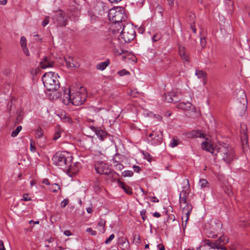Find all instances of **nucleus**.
<instances>
[{"instance_id":"f03ea898","label":"nucleus","mask_w":250,"mask_h":250,"mask_svg":"<svg viewBox=\"0 0 250 250\" xmlns=\"http://www.w3.org/2000/svg\"><path fill=\"white\" fill-rule=\"evenodd\" d=\"M73 157L67 151L57 152L52 157L54 163L62 169L71 170Z\"/></svg>"},{"instance_id":"9b49d317","label":"nucleus","mask_w":250,"mask_h":250,"mask_svg":"<svg viewBox=\"0 0 250 250\" xmlns=\"http://www.w3.org/2000/svg\"><path fill=\"white\" fill-rule=\"evenodd\" d=\"M147 139L151 145L154 146L159 145L162 142L163 134L161 132L158 133L156 132L152 131V132L148 135Z\"/></svg>"},{"instance_id":"3c124183","label":"nucleus","mask_w":250,"mask_h":250,"mask_svg":"<svg viewBox=\"0 0 250 250\" xmlns=\"http://www.w3.org/2000/svg\"><path fill=\"white\" fill-rule=\"evenodd\" d=\"M146 211L145 210H142L140 211V214L142 216V219L145 221V219L146 218Z\"/></svg>"},{"instance_id":"2f4dec72","label":"nucleus","mask_w":250,"mask_h":250,"mask_svg":"<svg viewBox=\"0 0 250 250\" xmlns=\"http://www.w3.org/2000/svg\"><path fill=\"white\" fill-rule=\"evenodd\" d=\"M106 221L102 219H101L100 221L98 222V226L102 227H103L102 230L101 231L104 233V232L105 229L104 228L105 225Z\"/></svg>"},{"instance_id":"ea45409f","label":"nucleus","mask_w":250,"mask_h":250,"mask_svg":"<svg viewBox=\"0 0 250 250\" xmlns=\"http://www.w3.org/2000/svg\"><path fill=\"white\" fill-rule=\"evenodd\" d=\"M69 200L68 199H64L61 203V207L62 208H65L68 204Z\"/></svg>"},{"instance_id":"423d86ee","label":"nucleus","mask_w":250,"mask_h":250,"mask_svg":"<svg viewBox=\"0 0 250 250\" xmlns=\"http://www.w3.org/2000/svg\"><path fill=\"white\" fill-rule=\"evenodd\" d=\"M135 37V29L132 25L127 24L123 26L119 39L121 40V38L125 42H130Z\"/></svg>"},{"instance_id":"412c9836","label":"nucleus","mask_w":250,"mask_h":250,"mask_svg":"<svg viewBox=\"0 0 250 250\" xmlns=\"http://www.w3.org/2000/svg\"><path fill=\"white\" fill-rule=\"evenodd\" d=\"M187 194V191L185 190H183L180 194L179 202L181 207H182L183 204H186Z\"/></svg>"},{"instance_id":"39448f33","label":"nucleus","mask_w":250,"mask_h":250,"mask_svg":"<svg viewBox=\"0 0 250 250\" xmlns=\"http://www.w3.org/2000/svg\"><path fill=\"white\" fill-rule=\"evenodd\" d=\"M109 20L114 22H118V25H120V22L125 21L126 16L125 14L124 10L121 7L111 8L108 14Z\"/></svg>"},{"instance_id":"9d476101","label":"nucleus","mask_w":250,"mask_h":250,"mask_svg":"<svg viewBox=\"0 0 250 250\" xmlns=\"http://www.w3.org/2000/svg\"><path fill=\"white\" fill-rule=\"evenodd\" d=\"M182 208V227L185 229L188 221L189 219V215L192 209V206L190 204L187 203Z\"/></svg>"},{"instance_id":"13d9d810","label":"nucleus","mask_w":250,"mask_h":250,"mask_svg":"<svg viewBox=\"0 0 250 250\" xmlns=\"http://www.w3.org/2000/svg\"><path fill=\"white\" fill-rule=\"evenodd\" d=\"M0 250H6L4 246L3 242L2 240H0Z\"/></svg>"},{"instance_id":"f3484780","label":"nucleus","mask_w":250,"mask_h":250,"mask_svg":"<svg viewBox=\"0 0 250 250\" xmlns=\"http://www.w3.org/2000/svg\"><path fill=\"white\" fill-rule=\"evenodd\" d=\"M195 75L199 78V79H203V82L204 84H206L207 83V74L202 71L198 69L195 70Z\"/></svg>"},{"instance_id":"c756f323","label":"nucleus","mask_w":250,"mask_h":250,"mask_svg":"<svg viewBox=\"0 0 250 250\" xmlns=\"http://www.w3.org/2000/svg\"><path fill=\"white\" fill-rule=\"evenodd\" d=\"M36 137L40 138L42 137L43 134V131L41 127H38L35 131Z\"/></svg>"},{"instance_id":"603ef678","label":"nucleus","mask_w":250,"mask_h":250,"mask_svg":"<svg viewBox=\"0 0 250 250\" xmlns=\"http://www.w3.org/2000/svg\"><path fill=\"white\" fill-rule=\"evenodd\" d=\"M189 18L190 19V21H191V23H193V22L195 23L194 20V19L195 18V16L194 14H193V13H190L189 15Z\"/></svg>"},{"instance_id":"09e8293b","label":"nucleus","mask_w":250,"mask_h":250,"mask_svg":"<svg viewBox=\"0 0 250 250\" xmlns=\"http://www.w3.org/2000/svg\"><path fill=\"white\" fill-rule=\"evenodd\" d=\"M133 168L134 171L137 173H139L141 170V168L140 167H139L138 166H136V165H134L133 167Z\"/></svg>"},{"instance_id":"c9c22d12","label":"nucleus","mask_w":250,"mask_h":250,"mask_svg":"<svg viewBox=\"0 0 250 250\" xmlns=\"http://www.w3.org/2000/svg\"><path fill=\"white\" fill-rule=\"evenodd\" d=\"M50 20V17L49 16H46L44 20L42 22V25L43 27L45 26L46 25H47L49 22Z\"/></svg>"},{"instance_id":"c03bdc74","label":"nucleus","mask_w":250,"mask_h":250,"mask_svg":"<svg viewBox=\"0 0 250 250\" xmlns=\"http://www.w3.org/2000/svg\"><path fill=\"white\" fill-rule=\"evenodd\" d=\"M161 36L159 34H155L152 37V41L153 42H156L159 41L161 39Z\"/></svg>"},{"instance_id":"de8ad7c7","label":"nucleus","mask_w":250,"mask_h":250,"mask_svg":"<svg viewBox=\"0 0 250 250\" xmlns=\"http://www.w3.org/2000/svg\"><path fill=\"white\" fill-rule=\"evenodd\" d=\"M115 28L117 29V30H120V29L122 28V27H123L124 25L122 23V22H120V25H118V22L114 23Z\"/></svg>"},{"instance_id":"473e14b6","label":"nucleus","mask_w":250,"mask_h":250,"mask_svg":"<svg viewBox=\"0 0 250 250\" xmlns=\"http://www.w3.org/2000/svg\"><path fill=\"white\" fill-rule=\"evenodd\" d=\"M133 175V172L131 170H125L122 173V176L125 177H131Z\"/></svg>"},{"instance_id":"a19ab883","label":"nucleus","mask_w":250,"mask_h":250,"mask_svg":"<svg viewBox=\"0 0 250 250\" xmlns=\"http://www.w3.org/2000/svg\"><path fill=\"white\" fill-rule=\"evenodd\" d=\"M172 103H177L180 101V98L178 97V94L174 92V95L172 97Z\"/></svg>"},{"instance_id":"20e7f679","label":"nucleus","mask_w":250,"mask_h":250,"mask_svg":"<svg viewBox=\"0 0 250 250\" xmlns=\"http://www.w3.org/2000/svg\"><path fill=\"white\" fill-rule=\"evenodd\" d=\"M64 99L63 101L64 103L67 101L66 104L71 102L73 105L78 106L83 104L86 101V94L85 93L76 92L73 94H70V91L68 92L66 90H63Z\"/></svg>"},{"instance_id":"69168bd1","label":"nucleus","mask_w":250,"mask_h":250,"mask_svg":"<svg viewBox=\"0 0 250 250\" xmlns=\"http://www.w3.org/2000/svg\"><path fill=\"white\" fill-rule=\"evenodd\" d=\"M208 247H210L209 250H219V249H220L219 247H211V246H208Z\"/></svg>"},{"instance_id":"f704fd0d","label":"nucleus","mask_w":250,"mask_h":250,"mask_svg":"<svg viewBox=\"0 0 250 250\" xmlns=\"http://www.w3.org/2000/svg\"><path fill=\"white\" fill-rule=\"evenodd\" d=\"M61 131L60 130V129H58L54 134L53 140H57L61 137Z\"/></svg>"},{"instance_id":"f257e3e1","label":"nucleus","mask_w":250,"mask_h":250,"mask_svg":"<svg viewBox=\"0 0 250 250\" xmlns=\"http://www.w3.org/2000/svg\"><path fill=\"white\" fill-rule=\"evenodd\" d=\"M201 146L203 149L218 156L227 164L235 159L234 149L227 144H218L214 146L210 141H205L201 144Z\"/></svg>"},{"instance_id":"bb28decb","label":"nucleus","mask_w":250,"mask_h":250,"mask_svg":"<svg viewBox=\"0 0 250 250\" xmlns=\"http://www.w3.org/2000/svg\"><path fill=\"white\" fill-rule=\"evenodd\" d=\"M113 163L117 170L121 171L124 167V166L116 160H114Z\"/></svg>"},{"instance_id":"79ce46f5","label":"nucleus","mask_w":250,"mask_h":250,"mask_svg":"<svg viewBox=\"0 0 250 250\" xmlns=\"http://www.w3.org/2000/svg\"><path fill=\"white\" fill-rule=\"evenodd\" d=\"M118 73L120 76H122L125 75L129 74V72L126 71L125 69H123L122 70L119 71Z\"/></svg>"},{"instance_id":"5fc2aeb1","label":"nucleus","mask_w":250,"mask_h":250,"mask_svg":"<svg viewBox=\"0 0 250 250\" xmlns=\"http://www.w3.org/2000/svg\"><path fill=\"white\" fill-rule=\"evenodd\" d=\"M63 120L64 122H68V123H71L72 122V119L71 118H70L69 117H67V116H65L63 118Z\"/></svg>"},{"instance_id":"dca6fc26","label":"nucleus","mask_w":250,"mask_h":250,"mask_svg":"<svg viewBox=\"0 0 250 250\" xmlns=\"http://www.w3.org/2000/svg\"><path fill=\"white\" fill-rule=\"evenodd\" d=\"M91 129L95 132L96 134L101 140L103 141L106 138L107 134L105 131L97 129L94 126L91 127Z\"/></svg>"},{"instance_id":"4468645a","label":"nucleus","mask_w":250,"mask_h":250,"mask_svg":"<svg viewBox=\"0 0 250 250\" xmlns=\"http://www.w3.org/2000/svg\"><path fill=\"white\" fill-rule=\"evenodd\" d=\"M118 245L123 250H126L129 247V243L128 240L124 237H120L117 241Z\"/></svg>"},{"instance_id":"338daca9","label":"nucleus","mask_w":250,"mask_h":250,"mask_svg":"<svg viewBox=\"0 0 250 250\" xmlns=\"http://www.w3.org/2000/svg\"><path fill=\"white\" fill-rule=\"evenodd\" d=\"M153 216L155 217H160L161 216V214L159 213V212H155L153 213Z\"/></svg>"},{"instance_id":"864d4df0","label":"nucleus","mask_w":250,"mask_h":250,"mask_svg":"<svg viewBox=\"0 0 250 250\" xmlns=\"http://www.w3.org/2000/svg\"><path fill=\"white\" fill-rule=\"evenodd\" d=\"M190 28L194 33H196V27H195L194 22L192 23H190Z\"/></svg>"},{"instance_id":"c85d7f7f","label":"nucleus","mask_w":250,"mask_h":250,"mask_svg":"<svg viewBox=\"0 0 250 250\" xmlns=\"http://www.w3.org/2000/svg\"><path fill=\"white\" fill-rule=\"evenodd\" d=\"M80 12L79 11L74 12L69 15V18L72 21H77L79 17Z\"/></svg>"},{"instance_id":"a18cd8bd","label":"nucleus","mask_w":250,"mask_h":250,"mask_svg":"<svg viewBox=\"0 0 250 250\" xmlns=\"http://www.w3.org/2000/svg\"><path fill=\"white\" fill-rule=\"evenodd\" d=\"M52 186H55V188L52 190L53 192H57L59 190L61 189L60 186L58 184H54Z\"/></svg>"},{"instance_id":"4c0bfd02","label":"nucleus","mask_w":250,"mask_h":250,"mask_svg":"<svg viewBox=\"0 0 250 250\" xmlns=\"http://www.w3.org/2000/svg\"><path fill=\"white\" fill-rule=\"evenodd\" d=\"M86 231L88 233H90L91 235L95 236L97 234L96 230H93L91 228H88L86 229Z\"/></svg>"},{"instance_id":"0eeeda50","label":"nucleus","mask_w":250,"mask_h":250,"mask_svg":"<svg viewBox=\"0 0 250 250\" xmlns=\"http://www.w3.org/2000/svg\"><path fill=\"white\" fill-rule=\"evenodd\" d=\"M52 20L57 27H65L68 22L65 11L62 9H59L54 12Z\"/></svg>"},{"instance_id":"a211bd4d","label":"nucleus","mask_w":250,"mask_h":250,"mask_svg":"<svg viewBox=\"0 0 250 250\" xmlns=\"http://www.w3.org/2000/svg\"><path fill=\"white\" fill-rule=\"evenodd\" d=\"M20 43L23 51L27 56L29 55V52L26 46V40L25 37L22 36L21 38Z\"/></svg>"},{"instance_id":"052dcab7","label":"nucleus","mask_w":250,"mask_h":250,"mask_svg":"<svg viewBox=\"0 0 250 250\" xmlns=\"http://www.w3.org/2000/svg\"><path fill=\"white\" fill-rule=\"evenodd\" d=\"M30 150L32 152H35L36 151V147L32 143L30 144Z\"/></svg>"},{"instance_id":"49530a36","label":"nucleus","mask_w":250,"mask_h":250,"mask_svg":"<svg viewBox=\"0 0 250 250\" xmlns=\"http://www.w3.org/2000/svg\"><path fill=\"white\" fill-rule=\"evenodd\" d=\"M22 201H31V199L30 197H28V194L25 193L23 195V198L21 199Z\"/></svg>"},{"instance_id":"cd10ccee","label":"nucleus","mask_w":250,"mask_h":250,"mask_svg":"<svg viewBox=\"0 0 250 250\" xmlns=\"http://www.w3.org/2000/svg\"><path fill=\"white\" fill-rule=\"evenodd\" d=\"M199 185L202 188L209 187V183L205 179H200L199 181Z\"/></svg>"},{"instance_id":"5701e85b","label":"nucleus","mask_w":250,"mask_h":250,"mask_svg":"<svg viewBox=\"0 0 250 250\" xmlns=\"http://www.w3.org/2000/svg\"><path fill=\"white\" fill-rule=\"evenodd\" d=\"M226 4L228 6V7H227V9L228 10L229 13L230 14H231L234 8V4L233 2L231 1V0H225Z\"/></svg>"},{"instance_id":"8fccbe9b","label":"nucleus","mask_w":250,"mask_h":250,"mask_svg":"<svg viewBox=\"0 0 250 250\" xmlns=\"http://www.w3.org/2000/svg\"><path fill=\"white\" fill-rule=\"evenodd\" d=\"M208 234V236L210 238H216L217 237V234H214L213 232L210 231L209 233L208 232H207Z\"/></svg>"},{"instance_id":"7ed1b4c3","label":"nucleus","mask_w":250,"mask_h":250,"mask_svg":"<svg viewBox=\"0 0 250 250\" xmlns=\"http://www.w3.org/2000/svg\"><path fill=\"white\" fill-rule=\"evenodd\" d=\"M59 77L57 73L53 72L46 73L42 76L43 83L48 91H56L60 88V84L58 80Z\"/></svg>"},{"instance_id":"ddd939ff","label":"nucleus","mask_w":250,"mask_h":250,"mask_svg":"<svg viewBox=\"0 0 250 250\" xmlns=\"http://www.w3.org/2000/svg\"><path fill=\"white\" fill-rule=\"evenodd\" d=\"M179 54L184 62H186L187 63L189 62V56L188 53L186 52L185 47L182 46H180L179 47Z\"/></svg>"},{"instance_id":"b1692460","label":"nucleus","mask_w":250,"mask_h":250,"mask_svg":"<svg viewBox=\"0 0 250 250\" xmlns=\"http://www.w3.org/2000/svg\"><path fill=\"white\" fill-rule=\"evenodd\" d=\"M241 141L244 148L249 147L248 145V135L245 134L244 136H241Z\"/></svg>"},{"instance_id":"7c9ffc66","label":"nucleus","mask_w":250,"mask_h":250,"mask_svg":"<svg viewBox=\"0 0 250 250\" xmlns=\"http://www.w3.org/2000/svg\"><path fill=\"white\" fill-rule=\"evenodd\" d=\"M22 129V126L21 125L18 126L15 130H14L11 133V136L13 137H15L18 135L20 131Z\"/></svg>"},{"instance_id":"2eb2a0df","label":"nucleus","mask_w":250,"mask_h":250,"mask_svg":"<svg viewBox=\"0 0 250 250\" xmlns=\"http://www.w3.org/2000/svg\"><path fill=\"white\" fill-rule=\"evenodd\" d=\"M117 182L118 186L122 188L126 194L128 195H131L132 194V188L131 187H129L119 179L117 181Z\"/></svg>"},{"instance_id":"e433bc0d","label":"nucleus","mask_w":250,"mask_h":250,"mask_svg":"<svg viewBox=\"0 0 250 250\" xmlns=\"http://www.w3.org/2000/svg\"><path fill=\"white\" fill-rule=\"evenodd\" d=\"M94 189L95 191H98L100 189V185H99V181L97 180L94 184Z\"/></svg>"},{"instance_id":"0e129e2a","label":"nucleus","mask_w":250,"mask_h":250,"mask_svg":"<svg viewBox=\"0 0 250 250\" xmlns=\"http://www.w3.org/2000/svg\"><path fill=\"white\" fill-rule=\"evenodd\" d=\"M42 183L46 185H49L50 184L49 181L47 179H43Z\"/></svg>"},{"instance_id":"aec40b11","label":"nucleus","mask_w":250,"mask_h":250,"mask_svg":"<svg viewBox=\"0 0 250 250\" xmlns=\"http://www.w3.org/2000/svg\"><path fill=\"white\" fill-rule=\"evenodd\" d=\"M65 63L68 68H73L77 67L74 63V60L72 57H69L67 58H65Z\"/></svg>"},{"instance_id":"774afa93","label":"nucleus","mask_w":250,"mask_h":250,"mask_svg":"<svg viewBox=\"0 0 250 250\" xmlns=\"http://www.w3.org/2000/svg\"><path fill=\"white\" fill-rule=\"evenodd\" d=\"M168 3V4L170 6H173L174 4V0H167Z\"/></svg>"},{"instance_id":"4be33fe9","label":"nucleus","mask_w":250,"mask_h":250,"mask_svg":"<svg viewBox=\"0 0 250 250\" xmlns=\"http://www.w3.org/2000/svg\"><path fill=\"white\" fill-rule=\"evenodd\" d=\"M109 60L100 62L96 65V68L98 70H104L109 64Z\"/></svg>"},{"instance_id":"e2e57ef3","label":"nucleus","mask_w":250,"mask_h":250,"mask_svg":"<svg viewBox=\"0 0 250 250\" xmlns=\"http://www.w3.org/2000/svg\"><path fill=\"white\" fill-rule=\"evenodd\" d=\"M63 234L66 236H70L71 235V232H70V230H66L63 232Z\"/></svg>"},{"instance_id":"a878e982","label":"nucleus","mask_w":250,"mask_h":250,"mask_svg":"<svg viewBox=\"0 0 250 250\" xmlns=\"http://www.w3.org/2000/svg\"><path fill=\"white\" fill-rule=\"evenodd\" d=\"M174 95V92H168L165 94V100L167 103H172V97Z\"/></svg>"},{"instance_id":"680f3d73","label":"nucleus","mask_w":250,"mask_h":250,"mask_svg":"<svg viewBox=\"0 0 250 250\" xmlns=\"http://www.w3.org/2000/svg\"><path fill=\"white\" fill-rule=\"evenodd\" d=\"M139 92L137 91L136 89L131 91V95L133 97H136V94H139Z\"/></svg>"},{"instance_id":"72a5a7b5","label":"nucleus","mask_w":250,"mask_h":250,"mask_svg":"<svg viewBox=\"0 0 250 250\" xmlns=\"http://www.w3.org/2000/svg\"><path fill=\"white\" fill-rule=\"evenodd\" d=\"M179 143L180 141L178 139L173 138L170 144V146L171 147H175L179 144Z\"/></svg>"},{"instance_id":"6e6552de","label":"nucleus","mask_w":250,"mask_h":250,"mask_svg":"<svg viewBox=\"0 0 250 250\" xmlns=\"http://www.w3.org/2000/svg\"><path fill=\"white\" fill-rule=\"evenodd\" d=\"M203 243L205 246L213 247H219L220 249L226 250L227 248L224 245L229 243V238L223 235L220 236L217 240L213 241L206 239L203 241Z\"/></svg>"},{"instance_id":"4d7b16f0","label":"nucleus","mask_w":250,"mask_h":250,"mask_svg":"<svg viewBox=\"0 0 250 250\" xmlns=\"http://www.w3.org/2000/svg\"><path fill=\"white\" fill-rule=\"evenodd\" d=\"M21 111H20V112L17 117V120L18 121V123H20L22 119V117L21 116Z\"/></svg>"},{"instance_id":"1a4fd4ad","label":"nucleus","mask_w":250,"mask_h":250,"mask_svg":"<svg viewBox=\"0 0 250 250\" xmlns=\"http://www.w3.org/2000/svg\"><path fill=\"white\" fill-rule=\"evenodd\" d=\"M97 173L99 174L111 175L113 176V173L109 167V165L103 162H97L94 165Z\"/></svg>"},{"instance_id":"393cba45","label":"nucleus","mask_w":250,"mask_h":250,"mask_svg":"<svg viewBox=\"0 0 250 250\" xmlns=\"http://www.w3.org/2000/svg\"><path fill=\"white\" fill-rule=\"evenodd\" d=\"M191 135L192 136L195 137H199V138H205V134L202 131L200 130H193L191 132Z\"/></svg>"},{"instance_id":"58836bf2","label":"nucleus","mask_w":250,"mask_h":250,"mask_svg":"<svg viewBox=\"0 0 250 250\" xmlns=\"http://www.w3.org/2000/svg\"><path fill=\"white\" fill-rule=\"evenodd\" d=\"M206 39L205 37L200 38V44L202 48L205 47L206 45Z\"/></svg>"},{"instance_id":"bf43d9fd","label":"nucleus","mask_w":250,"mask_h":250,"mask_svg":"<svg viewBox=\"0 0 250 250\" xmlns=\"http://www.w3.org/2000/svg\"><path fill=\"white\" fill-rule=\"evenodd\" d=\"M157 247L160 250H165V246L162 244L158 245Z\"/></svg>"},{"instance_id":"37998d69","label":"nucleus","mask_w":250,"mask_h":250,"mask_svg":"<svg viewBox=\"0 0 250 250\" xmlns=\"http://www.w3.org/2000/svg\"><path fill=\"white\" fill-rule=\"evenodd\" d=\"M115 237V235L113 234H111L109 237L105 241L106 244H109L111 241H112Z\"/></svg>"},{"instance_id":"f8f14e48","label":"nucleus","mask_w":250,"mask_h":250,"mask_svg":"<svg viewBox=\"0 0 250 250\" xmlns=\"http://www.w3.org/2000/svg\"><path fill=\"white\" fill-rule=\"evenodd\" d=\"M54 64V61L51 56H45L40 62L41 67L45 69L48 67H53Z\"/></svg>"},{"instance_id":"6ab92c4d","label":"nucleus","mask_w":250,"mask_h":250,"mask_svg":"<svg viewBox=\"0 0 250 250\" xmlns=\"http://www.w3.org/2000/svg\"><path fill=\"white\" fill-rule=\"evenodd\" d=\"M192 104L189 102H181L177 105V107L184 110H189L191 109Z\"/></svg>"},{"instance_id":"6e6d98bb","label":"nucleus","mask_w":250,"mask_h":250,"mask_svg":"<svg viewBox=\"0 0 250 250\" xmlns=\"http://www.w3.org/2000/svg\"><path fill=\"white\" fill-rule=\"evenodd\" d=\"M155 13H156V11H158L159 13L161 14V16H162V8L161 6H157V7H156V9H155Z\"/></svg>"}]
</instances>
